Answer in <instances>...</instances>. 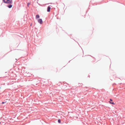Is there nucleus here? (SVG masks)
I'll use <instances>...</instances> for the list:
<instances>
[{
    "instance_id": "nucleus-10",
    "label": "nucleus",
    "mask_w": 125,
    "mask_h": 125,
    "mask_svg": "<svg viewBox=\"0 0 125 125\" xmlns=\"http://www.w3.org/2000/svg\"><path fill=\"white\" fill-rule=\"evenodd\" d=\"M110 100L111 101H112V99H110Z\"/></svg>"
},
{
    "instance_id": "nucleus-8",
    "label": "nucleus",
    "mask_w": 125,
    "mask_h": 125,
    "mask_svg": "<svg viewBox=\"0 0 125 125\" xmlns=\"http://www.w3.org/2000/svg\"><path fill=\"white\" fill-rule=\"evenodd\" d=\"M110 103L112 104H114V102H112V103L110 102Z\"/></svg>"
},
{
    "instance_id": "nucleus-9",
    "label": "nucleus",
    "mask_w": 125,
    "mask_h": 125,
    "mask_svg": "<svg viewBox=\"0 0 125 125\" xmlns=\"http://www.w3.org/2000/svg\"><path fill=\"white\" fill-rule=\"evenodd\" d=\"M3 2L5 3V2H6V1H5L4 0H3Z\"/></svg>"
},
{
    "instance_id": "nucleus-1",
    "label": "nucleus",
    "mask_w": 125,
    "mask_h": 125,
    "mask_svg": "<svg viewBox=\"0 0 125 125\" xmlns=\"http://www.w3.org/2000/svg\"><path fill=\"white\" fill-rule=\"evenodd\" d=\"M12 0H7L5 2V3L10 4L12 3Z\"/></svg>"
},
{
    "instance_id": "nucleus-5",
    "label": "nucleus",
    "mask_w": 125,
    "mask_h": 125,
    "mask_svg": "<svg viewBox=\"0 0 125 125\" xmlns=\"http://www.w3.org/2000/svg\"><path fill=\"white\" fill-rule=\"evenodd\" d=\"M7 6L9 8H10L12 7V6L11 5H8V6Z\"/></svg>"
},
{
    "instance_id": "nucleus-4",
    "label": "nucleus",
    "mask_w": 125,
    "mask_h": 125,
    "mask_svg": "<svg viewBox=\"0 0 125 125\" xmlns=\"http://www.w3.org/2000/svg\"><path fill=\"white\" fill-rule=\"evenodd\" d=\"M40 16L39 15H36V19L38 18H39Z\"/></svg>"
},
{
    "instance_id": "nucleus-2",
    "label": "nucleus",
    "mask_w": 125,
    "mask_h": 125,
    "mask_svg": "<svg viewBox=\"0 0 125 125\" xmlns=\"http://www.w3.org/2000/svg\"><path fill=\"white\" fill-rule=\"evenodd\" d=\"M38 22L41 24H42V19H39L38 20Z\"/></svg>"
},
{
    "instance_id": "nucleus-3",
    "label": "nucleus",
    "mask_w": 125,
    "mask_h": 125,
    "mask_svg": "<svg viewBox=\"0 0 125 125\" xmlns=\"http://www.w3.org/2000/svg\"><path fill=\"white\" fill-rule=\"evenodd\" d=\"M51 7L50 6L48 7V8H47V11L49 12L50 11V10L51 9Z\"/></svg>"
},
{
    "instance_id": "nucleus-6",
    "label": "nucleus",
    "mask_w": 125,
    "mask_h": 125,
    "mask_svg": "<svg viewBox=\"0 0 125 125\" xmlns=\"http://www.w3.org/2000/svg\"><path fill=\"white\" fill-rule=\"evenodd\" d=\"M58 121L59 123H61V120H60V119L58 120Z\"/></svg>"
},
{
    "instance_id": "nucleus-11",
    "label": "nucleus",
    "mask_w": 125,
    "mask_h": 125,
    "mask_svg": "<svg viewBox=\"0 0 125 125\" xmlns=\"http://www.w3.org/2000/svg\"><path fill=\"white\" fill-rule=\"evenodd\" d=\"M2 104H4V103H5V102H2Z\"/></svg>"
},
{
    "instance_id": "nucleus-7",
    "label": "nucleus",
    "mask_w": 125,
    "mask_h": 125,
    "mask_svg": "<svg viewBox=\"0 0 125 125\" xmlns=\"http://www.w3.org/2000/svg\"><path fill=\"white\" fill-rule=\"evenodd\" d=\"M30 4V3H28V4H27V6H28V7H29V4Z\"/></svg>"
},
{
    "instance_id": "nucleus-12",
    "label": "nucleus",
    "mask_w": 125,
    "mask_h": 125,
    "mask_svg": "<svg viewBox=\"0 0 125 125\" xmlns=\"http://www.w3.org/2000/svg\"><path fill=\"white\" fill-rule=\"evenodd\" d=\"M0 123H1L0 122Z\"/></svg>"
}]
</instances>
